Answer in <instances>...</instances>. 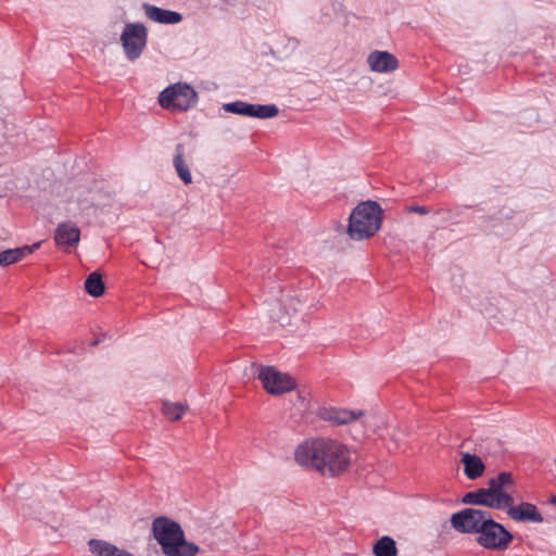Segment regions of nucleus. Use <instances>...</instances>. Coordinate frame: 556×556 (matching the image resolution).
Here are the masks:
<instances>
[{
    "label": "nucleus",
    "mask_w": 556,
    "mask_h": 556,
    "mask_svg": "<svg viewBox=\"0 0 556 556\" xmlns=\"http://www.w3.org/2000/svg\"><path fill=\"white\" fill-rule=\"evenodd\" d=\"M294 457L300 466L328 477L344 472L351 464L348 447L337 440L325 438L305 440L296 447Z\"/></svg>",
    "instance_id": "nucleus-1"
},
{
    "label": "nucleus",
    "mask_w": 556,
    "mask_h": 556,
    "mask_svg": "<svg viewBox=\"0 0 556 556\" xmlns=\"http://www.w3.org/2000/svg\"><path fill=\"white\" fill-rule=\"evenodd\" d=\"M152 534L165 556H197L200 547L186 540L181 526L168 517H156L152 522Z\"/></svg>",
    "instance_id": "nucleus-2"
},
{
    "label": "nucleus",
    "mask_w": 556,
    "mask_h": 556,
    "mask_svg": "<svg viewBox=\"0 0 556 556\" xmlns=\"http://www.w3.org/2000/svg\"><path fill=\"white\" fill-rule=\"evenodd\" d=\"M383 217L381 206L375 201L359 203L351 213L348 231L352 239L363 240L374 236Z\"/></svg>",
    "instance_id": "nucleus-3"
},
{
    "label": "nucleus",
    "mask_w": 556,
    "mask_h": 556,
    "mask_svg": "<svg viewBox=\"0 0 556 556\" xmlns=\"http://www.w3.org/2000/svg\"><path fill=\"white\" fill-rule=\"evenodd\" d=\"M198 102L195 90L187 84H175L166 87L159 94L160 105L172 112H186Z\"/></svg>",
    "instance_id": "nucleus-4"
},
{
    "label": "nucleus",
    "mask_w": 556,
    "mask_h": 556,
    "mask_svg": "<svg viewBox=\"0 0 556 556\" xmlns=\"http://www.w3.org/2000/svg\"><path fill=\"white\" fill-rule=\"evenodd\" d=\"M148 30L142 23H127L121 34V43L129 61L139 59L147 47Z\"/></svg>",
    "instance_id": "nucleus-5"
},
{
    "label": "nucleus",
    "mask_w": 556,
    "mask_h": 556,
    "mask_svg": "<svg viewBox=\"0 0 556 556\" xmlns=\"http://www.w3.org/2000/svg\"><path fill=\"white\" fill-rule=\"evenodd\" d=\"M257 378L264 389L274 395L283 394L295 388V381L290 375L281 372L273 366L261 367Z\"/></svg>",
    "instance_id": "nucleus-6"
},
{
    "label": "nucleus",
    "mask_w": 556,
    "mask_h": 556,
    "mask_svg": "<svg viewBox=\"0 0 556 556\" xmlns=\"http://www.w3.org/2000/svg\"><path fill=\"white\" fill-rule=\"evenodd\" d=\"M513 485V473L508 471H502L496 477L489 479L488 488L484 490L496 504V509H506V506L514 504V497L507 492Z\"/></svg>",
    "instance_id": "nucleus-7"
},
{
    "label": "nucleus",
    "mask_w": 556,
    "mask_h": 556,
    "mask_svg": "<svg viewBox=\"0 0 556 556\" xmlns=\"http://www.w3.org/2000/svg\"><path fill=\"white\" fill-rule=\"evenodd\" d=\"M223 110L227 113L260 119L274 118L279 114V108L276 104H257L241 100L223 104Z\"/></svg>",
    "instance_id": "nucleus-8"
},
{
    "label": "nucleus",
    "mask_w": 556,
    "mask_h": 556,
    "mask_svg": "<svg viewBox=\"0 0 556 556\" xmlns=\"http://www.w3.org/2000/svg\"><path fill=\"white\" fill-rule=\"evenodd\" d=\"M514 535L500 522L493 520V526L482 534L477 536L478 545L490 551H505L513 542Z\"/></svg>",
    "instance_id": "nucleus-9"
},
{
    "label": "nucleus",
    "mask_w": 556,
    "mask_h": 556,
    "mask_svg": "<svg viewBox=\"0 0 556 556\" xmlns=\"http://www.w3.org/2000/svg\"><path fill=\"white\" fill-rule=\"evenodd\" d=\"M490 511L480 508H464L451 516V526L464 534H471L478 530L480 522Z\"/></svg>",
    "instance_id": "nucleus-10"
},
{
    "label": "nucleus",
    "mask_w": 556,
    "mask_h": 556,
    "mask_svg": "<svg viewBox=\"0 0 556 556\" xmlns=\"http://www.w3.org/2000/svg\"><path fill=\"white\" fill-rule=\"evenodd\" d=\"M506 513L509 516V518L517 522L541 523L544 520L538 507L532 503L522 502L517 506L510 504L509 506H506Z\"/></svg>",
    "instance_id": "nucleus-11"
},
{
    "label": "nucleus",
    "mask_w": 556,
    "mask_h": 556,
    "mask_svg": "<svg viewBox=\"0 0 556 556\" xmlns=\"http://www.w3.org/2000/svg\"><path fill=\"white\" fill-rule=\"evenodd\" d=\"M367 63L372 72L389 73L399 67L397 59L388 51H374L369 53Z\"/></svg>",
    "instance_id": "nucleus-12"
},
{
    "label": "nucleus",
    "mask_w": 556,
    "mask_h": 556,
    "mask_svg": "<svg viewBox=\"0 0 556 556\" xmlns=\"http://www.w3.org/2000/svg\"><path fill=\"white\" fill-rule=\"evenodd\" d=\"M54 240L61 247H76L80 240V230L73 222L60 223L55 229Z\"/></svg>",
    "instance_id": "nucleus-13"
},
{
    "label": "nucleus",
    "mask_w": 556,
    "mask_h": 556,
    "mask_svg": "<svg viewBox=\"0 0 556 556\" xmlns=\"http://www.w3.org/2000/svg\"><path fill=\"white\" fill-rule=\"evenodd\" d=\"M143 10L148 18L160 24L174 25L182 20V15L180 13L152 4H143Z\"/></svg>",
    "instance_id": "nucleus-14"
},
{
    "label": "nucleus",
    "mask_w": 556,
    "mask_h": 556,
    "mask_svg": "<svg viewBox=\"0 0 556 556\" xmlns=\"http://www.w3.org/2000/svg\"><path fill=\"white\" fill-rule=\"evenodd\" d=\"M364 415L363 410H349L343 408H326L321 413V418L336 425H346L357 420Z\"/></svg>",
    "instance_id": "nucleus-15"
},
{
    "label": "nucleus",
    "mask_w": 556,
    "mask_h": 556,
    "mask_svg": "<svg viewBox=\"0 0 556 556\" xmlns=\"http://www.w3.org/2000/svg\"><path fill=\"white\" fill-rule=\"evenodd\" d=\"M88 546L94 556H135L130 552L104 540L91 539L88 541Z\"/></svg>",
    "instance_id": "nucleus-16"
},
{
    "label": "nucleus",
    "mask_w": 556,
    "mask_h": 556,
    "mask_svg": "<svg viewBox=\"0 0 556 556\" xmlns=\"http://www.w3.org/2000/svg\"><path fill=\"white\" fill-rule=\"evenodd\" d=\"M40 243H35L33 245H24L15 249H8L5 251L0 252V266H9L16 262H20L25 256L31 254L36 249H38Z\"/></svg>",
    "instance_id": "nucleus-17"
},
{
    "label": "nucleus",
    "mask_w": 556,
    "mask_h": 556,
    "mask_svg": "<svg viewBox=\"0 0 556 556\" xmlns=\"http://www.w3.org/2000/svg\"><path fill=\"white\" fill-rule=\"evenodd\" d=\"M462 463L464 465V472L470 480L481 477L484 472L485 466L482 459L477 455L464 453Z\"/></svg>",
    "instance_id": "nucleus-18"
},
{
    "label": "nucleus",
    "mask_w": 556,
    "mask_h": 556,
    "mask_svg": "<svg viewBox=\"0 0 556 556\" xmlns=\"http://www.w3.org/2000/svg\"><path fill=\"white\" fill-rule=\"evenodd\" d=\"M174 156V166L177 172L178 177L182 180L184 184L189 185L192 182V176L187 165L184 155H185V146L182 143H178L175 149Z\"/></svg>",
    "instance_id": "nucleus-19"
},
{
    "label": "nucleus",
    "mask_w": 556,
    "mask_h": 556,
    "mask_svg": "<svg viewBox=\"0 0 556 556\" xmlns=\"http://www.w3.org/2000/svg\"><path fill=\"white\" fill-rule=\"evenodd\" d=\"M462 502L468 505L484 506L496 509V504L489 497V493H486L484 488L467 492L463 496Z\"/></svg>",
    "instance_id": "nucleus-20"
},
{
    "label": "nucleus",
    "mask_w": 556,
    "mask_h": 556,
    "mask_svg": "<svg viewBox=\"0 0 556 556\" xmlns=\"http://www.w3.org/2000/svg\"><path fill=\"white\" fill-rule=\"evenodd\" d=\"M372 552L375 556H396V543L391 536L384 535L374 544Z\"/></svg>",
    "instance_id": "nucleus-21"
},
{
    "label": "nucleus",
    "mask_w": 556,
    "mask_h": 556,
    "mask_svg": "<svg viewBox=\"0 0 556 556\" xmlns=\"http://www.w3.org/2000/svg\"><path fill=\"white\" fill-rule=\"evenodd\" d=\"M85 290L93 298H99L104 293L105 286L102 276L98 271H93L87 277L85 280Z\"/></svg>",
    "instance_id": "nucleus-22"
},
{
    "label": "nucleus",
    "mask_w": 556,
    "mask_h": 556,
    "mask_svg": "<svg viewBox=\"0 0 556 556\" xmlns=\"http://www.w3.org/2000/svg\"><path fill=\"white\" fill-rule=\"evenodd\" d=\"M188 406L181 403L164 402L162 412L165 417L172 421L179 420L186 413Z\"/></svg>",
    "instance_id": "nucleus-23"
},
{
    "label": "nucleus",
    "mask_w": 556,
    "mask_h": 556,
    "mask_svg": "<svg viewBox=\"0 0 556 556\" xmlns=\"http://www.w3.org/2000/svg\"><path fill=\"white\" fill-rule=\"evenodd\" d=\"M493 518H492V515L491 513H489V515L481 520L480 522V527L478 528V530L476 532H473L472 534H476L477 536H482V534H484V532L489 529V527H492L493 526Z\"/></svg>",
    "instance_id": "nucleus-24"
},
{
    "label": "nucleus",
    "mask_w": 556,
    "mask_h": 556,
    "mask_svg": "<svg viewBox=\"0 0 556 556\" xmlns=\"http://www.w3.org/2000/svg\"><path fill=\"white\" fill-rule=\"evenodd\" d=\"M407 212L409 213H417L420 215H427L429 214V208L427 206H420V205H410L407 207Z\"/></svg>",
    "instance_id": "nucleus-25"
},
{
    "label": "nucleus",
    "mask_w": 556,
    "mask_h": 556,
    "mask_svg": "<svg viewBox=\"0 0 556 556\" xmlns=\"http://www.w3.org/2000/svg\"><path fill=\"white\" fill-rule=\"evenodd\" d=\"M106 338V334L103 333L101 336H98L92 342H91V345L96 346L98 344H100L101 342L104 341V339Z\"/></svg>",
    "instance_id": "nucleus-26"
},
{
    "label": "nucleus",
    "mask_w": 556,
    "mask_h": 556,
    "mask_svg": "<svg viewBox=\"0 0 556 556\" xmlns=\"http://www.w3.org/2000/svg\"><path fill=\"white\" fill-rule=\"evenodd\" d=\"M551 503L556 504V496H553Z\"/></svg>",
    "instance_id": "nucleus-27"
},
{
    "label": "nucleus",
    "mask_w": 556,
    "mask_h": 556,
    "mask_svg": "<svg viewBox=\"0 0 556 556\" xmlns=\"http://www.w3.org/2000/svg\"><path fill=\"white\" fill-rule=\"evenodd\" d=\"M470 206H467V205H464L462 207H459L460 210H464V208H469Z\"/></svg>",
    "instance_id": "nucleus-28"
}]
</instances>
